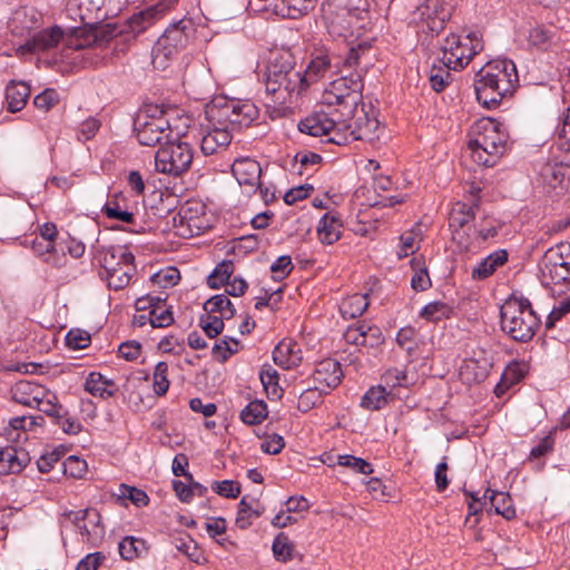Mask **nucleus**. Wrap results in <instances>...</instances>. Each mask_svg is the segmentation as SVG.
Here are the masks:
<instances>
[{
	"instance_id": "obj_54",
	"label": "nucleus",
	"mask_w": 570,
	"mask_h": 570,
	"mask_svg": "<svg viewBox=\"0 0 570 570\" xmlns=\"http://www.w3.org/2000/svg\"><path fill=\"white\" fill-rule=\"evenodd\" d=\"M153 381L154 393L158 396L165 395L170 385L168 380V364L166 362H158L156 364Z\"/></svg>"
},
{
	"instance_id": "obj_56",
	"label": "nucleus",
	"mask_w": 570,
	"mask_h": 570,
	"mask_svg": "<svg viewBox=\"0 0 570 570\" xmlns=\"http://www.w3.org/2000/svg\"><path fill=\"white\" fill-rule=\"evenodd\" d=\"M180 279V273L176 267L169 266L160 269L151 276L153 283L163 288L175 286Z\"/></svg>"
},
{
	"instance_id": "obj_41",
	"label": "nucleus",
	"mask_w": 570,
	"mask_h": 570,
	"mask_svg": "<svg viewBox=\"0 0 570 570\" xmlns=\"http://www.w3.org/2000/svg\"><path fill=\"white\" fill-rule=\"evenodd\" d=\"M452 308L444 302L434 301L422 307L420 317L428 322L438 323L442 320L449 318Z\"/></svg>"
},
{
	"instance_id": "obj_61",
	"label": "nucleus",
	"mask_w": 570,
	"mask_h": 570,
	"mask_svg": "<svg viewBox=\"0 0 570 570\" xmlns=\"http://www.w3.org/2000/svg\"><path fill=\"white\" fill-rule=\"evenodd\" d=\"M212 490L223 498L236 499L240 494L242 487L237 481L223 480L214 481L212 483Z\"/></svg>"
},
{
	"instance_id": "obj_10",
	"label": "nucleus",
	"mask_w": 570,
	"mask_h": 570,
	"mask_svg": "<svg viewBox=\"0 0 570 570\" xmlns=\"http://www.w3.org/2000/svg\"><path fill=\"white\" fill-rule=\"evenodd\" d=\"M441 49L442 63L452 70H461L476 53L483 50V41L479 32L475 31L451 33L444 39Z\"/></svg>"
},
{
	"instance_id": "obj_15",
	"label": "nucleus",
	"mask_w": 570,
	"mask_h": 570,
	"mask_svg": "<svg viewBox=\"0 0 570 570\" xmlns=\"http://www.w3.org/2000/svg\"><path fill=\"white\" fill-rule=\"evenodd\" d=\"M344 119L334 109L328 111L320 110L315 111L298 124V129L303 134H307L313 137L324 138L323 141L332 142L336 145L334 136L336 131L342 132L344 129Z\"/></svg>"
},
{
	"instance_id": "obj_9",
	"label": "nucleus",
	"mask_w": 570,
	"mask_h": 570,
	"mask_svg": "<svg viewBox=\"0 0 570 570\" xmlns=\"http://www.w3.org/2000/svg\"><path fill=\"white\" fill-rule=\"evenodd\" d=\"M137 140L144 146H155L173 134L170 122L163 109L156 105L141 108L134 120Z\"/></svg>"
},
{
	"instance_id": "obj_31",
	"label": "nucleus",
	"mask_w": 570,
	"mask_h": 570,
	"mask_svg": "<svg viewBox=\"0 0 570 570\" xmlns=\"http://www.w3.org/2000/svg\"><path fill=\"white\" fill-rule=\"evenodd\" d=\"M85 390L100 399L111 397L117 392L115 382L98 372L89 373L85 382Z\"/></svg>"
},
{
	"instance_id": "obj_36",
	"label": "nucleus",
	"mask_w": 570,
	"mask_h": 570,
	"mask_svg": "<svg viewBox=\"0 0 570 570\" xmlns=\"http://www.w3.org/2000/svg\"><path fill=\"white\" fill-rule=\"evenodd\" d=\"M391 391L384 385L372 386L361 399V406L368 411H379L385 407L391 400Z\"/></svg>"
},
{
	"instance_id": "obj_11",
	"label": "nucleus",
	"mask_w": 570,
	"mask_h": 570,
	"mask_svg": "<svg viewBox=\"0 0 570 570\" xmlns=\"http://www.w3.org/2000/svg\"><path fill=\"white\" fill-rule=\"evenodd\" d=\"M368 7V0H357V3L350 1L344 7L326 13L324 18L330 36L336 39L354 37L363 27L362 22L367 17Z\"/></svg>"
},
{
	"instance_id": "obj_6",
	"label": "nucleus",
	"mask_w": 570,
	"mask_h": 570,
	"mask_svg": "<svg viewBox=\"0 0 570 570\" xmlns=\"http://www.w3.org/2000/svg\"><path fill=\"white\" fill-rule=\"evenodd\" d=\"M363 89L362 76L351 72L328 83L322 94V104L341 117H351L363 100Z\"/></svg>"
},
{
	"instance_id": "obj_50",
	"label": "nucleus",
	"mask_w": 570,
	"mask_h": 570,
	"mask_svg": "<svg viewBox=\"0 0 570 570\" xmlns=\"http://www.w3.org/2000/svg\"><path fill=\"white\" fill-rule=\"evenodd\" d=\"M450 70H452V68H448L444 65L432 66L429 71V82L434 91L441 92L450 83L452 80Z\"/></svg>"
},
{
	"instance_id": "obj_21",
	"label": "nucleus",
	"mask_w": 570,
	"mask_h": 570,
	"mask_svg": "<svg viewBox=\"0 0 570 570\" xmlns=\"http://www.w3.org/2000/svg\"><path fill=\"white\" fill-rule=\"evenodd\" d=\"M343 371L341 364L333 358L321 361L314 371L313 381L323 392L330 393L337 387L342 381Z\"/></svg>"
},
{
	"instance_id": "obj_33",
	"label": "nucleus",
	"mask_w": 570,
	"mask_h": 570,
	"mask_svg": "<svg viewBox=\"0 0 570 570\" xmlns=\"http://www.w3.org/2000/svg\"><path fill=\"white\" fill-rule=\"evenodd\" d=\"M528 41L531 47L548 51L559 42V36L554 29L539 24L530 29Z\"/></svg>"
},
{
	"instance_id": "obj_29",
	"label": "nucleus",
	"mask_w": 570,
	"mask_h": 570,
	"mask_svg": "<svg viewBox=\"0 0 570 570\" xmlns=\"http://www.w3.org/2000/svg\"><path fill=\"white\" fill-rule=\"evenodd\" d=\"M332 62L331 58L327 53H320L315 56L306 66V68L302 69V80L304 81V94L307 91L308 87L321 79H323L326 73L331 70Z\"/></svg>"
},
{
	"instance_id": "obj_38",
	"label": "nucleus",
	"mask_w": 570,
	"mask_h": 570,
	"mask_svg": "<svg viewBox=\"0 0 570 570\" xmlns=\"http://www.w3.org/2000/svg\"><path fill=\"white\" fill-rule=\"evenodd\" d=\"M204 309L208 314L219 313V316L226 320L232 318L236 313L234 305L225 294H218L207 299Z\"/></svg>"
},
{
	"instance_id": "obj_35",
	"label": "nucleus",
	"mask_w": 570,
	"mask_h": 570,
	"mask_svg": "<svg viewBox=\"0 0 570 570\" xmlns=\"http://www.w3.org/2000/svg\"><path fill=\"white\" fill-rule=\"evenodd\" d=\"M483 497L490 500V505L497 514L502 515L507 520L515 517V509L509 493L488 489Z\"/></svg>"
},
{
	"instance_id": "obj_28",
	"label": "nucleus",
	"mask_w": 570,
	"mask_h": 570,
	"mask_svg": "<svg viewBox=\"0 0 570 570\" xmlns=\"http://www.w3.org/2000/svg\"><path fill=\"white\" fill-rule=\"evenodd\" d=\"M342 219L338 214L327 212L320 219L317 225V236L321 243L332 245L341 238L342 235Z\"/></svg>"
},
{
	"instance_id": "obj_39",
	"label": "nucleus",
	"mask_w": 570,
	"mask_h": 570,
	"mask_svg": "<svg viewBox=\"0 0 570 570\" xmlns=\"http://www.w3.org/2000/svg\"><path fill=\"white\" fill-rule=\"evenodd\" d=\"M119 554L122 559L131 561L141 557L147 551L144 540L135 537H125L118 544Z\"/></svg>"
},
{
	"instance_id": "obj_63",
	"label": "nucleus",
	"mask_w": 570,
	"mask_h": 570,
	"mask_svg": "<svg viewBox=\"0 0 570 570\" xmlns=\"http://www.w3.org/2000/svg\"><path fill=\"white\" fill-rule=\"evenodd\" d=\"M33 407L38 409L46 415L53 419V421L57 419V416L62 411L63 406L58 403L57 396L55 393L48 390L45 397H42L41 401H39L38 405H35Z\"/></svg>"
},
{
	"instance_id": "obj_3",
	"label": "nucleus",
	"mask_w": 570,
	"mask_h": 570,
	"mask_svg": "<svg viewBox=\"0 0 570 570\" xmlns=\"http://www.w3.org/2000/svg\"><path fill=\"white\" fill-rule=\"evenodd\" d=\"M508 135L500 130L495 120L482 118L472 126L468 147L476 164L492 167L505 153Z\"/></svg>"
},
{
	"instance_id": "obj_59",
	"label": "nucleus",
	"mask_w": 570,
	"mask_h": 570,
	"mask_svg": "<svg viewBox=\"0 0 570 570\" xmlns=\"http://www.w3.org/2000/svg\"><path fill=\"white\" fill-rule=\"evenodd\" d=\"M238 341L235 338H223L215 343L212 354L217 361L225 362L230 355L238 351Z\"/></svg>"
},
{
	"instance_id": "obj_20",
	"label": "nucleus",
	"mask_w": 570,
	"mask_h": 570,
	"mask_svg": "<svg viewBox=\"0 0 570 570\" xmlns=\"http://www.w3.org/2000/svg\"><path fill=\"white\" fill-rule=\"evenodd\" d=\"M177 1L178 0H159L157 3L134 13L128 20L130 31L134 33L144 32L173 9Z\"/></svg>"
},
{
	"instance_id": "obj_40",
	"label": "nucleus",
	"mask_w": 570,
	"mask_h": 570,
	"mask_svg": "<svg viewBox=\"0 0 570 570\" xmlns=\"http://www.w3.org/2000/svg\"><path fill=\"white\" fill-rule=\"evenodd\" d=\"M267 405L264 401L255 400L249 402L240 412V419L245 424H259L267 417Z\"/></svg>"
},
{
	"instance_id": "obj_37",
	"label": "nucleus",
	"mask_w": 570,
	"mask_h": 570,
	"mask_svg": "<svg viewBox=\"0 0 570 570\" xmlns=\"http://www.w3.org/2000/svg\"><path fill=\"white\" fill-rule=\"evenodd\" d=\"M368 307L367 294L355 293L345 297L340 304V311L344 318H356Z\"/></svg>"
},
{
	"instance_id": "obj_55",
	"label": "nucleus",
	"mask_w": 570,
	"mask_h": 570,
	"mask_svg": "<svg viewBox=\"0 0 570 570\" xmlns=\"http://www.w3.org/2000/svg\"><path fill=\"white\" fill-rule=\"evenodd\" d=\"M337 464L348 468L356 473L368 475L373 472L372 464L362 458L351 454H343L337 456Z\"/></svg>"
},
{
	"instance_id": "obj_18",
	"label": "nucleus",
	"mask_w": 570,
	"mask_h": 570,
	"mask_svg": "<svg viewBox=\"0 0 570 570\" xmlns=\"http://www.w3.org/2000/svg\"><path fill=\"white\" fill-rule=\"evenodd\" d=\"M174 227L176 233L184 238H190L206 232L210 227V223L206 215L205 205L198 202H187L174 216Z\"/></svg>"
},
{
	"instance_id": "obj_8",
	"label": "nucleus",
	"mask_w": 570,
	"mask_h": 570,
	"mask_svg": "<svg viewBox=\"0 0 570 570\" xmlns=\"http://www.w3.org/2000/svg\"><path fill=\"white\" fill-rule=\"evenodd\" d=\"M205 112L209 122L226 126L229 130L249 126L259 115L256 105L247 99H216Z\"/></svg>"
},
{
	"instance_id": "obj_64",
	"label": "nucleus",
	"mask_w": 570,
	"mask_h": 570,
	"mask_svg": "<svg viewBox=\"0 0 570 570\" xmlns=\"http://www.w3.org/2000/svg\"><path fill=\"white\" fill-rule=\"evenodd\" d=\"M570 313V295L560 299L551 309L549 313L547 321H546V327L548 330L554 327L556 323L560 321L562 317L568 315Z\"/></svg>"
},
{
	"instance_id": "obj_46",
	"label": "nucleus",
	"mask_w": 570,
	"mask_h": 570,
	"mask_svg": "<svg viewBox=\"0 0 570 570\" xmlns=\"http://www.w3.org/2000/svg\"><path fill=\"white\" fill-rule=\"evenodd\" d=\"M148 321L153 327H167L174 322L173 312L166 304V298L148 312Z\"/></svg>"
},
{
	"instance_id": "obj_25",
	"label": "nucleus",
	"mask_w": 570,
	"mask_h": 570,
	"mask_svg": "<svg viewBox=\"0 0 570 570\" xmlns=\"http://www.w3.org/2000/svg\"><path fill=\"white\" fill-rule=\"evenodd\" d=\"M273 360L278 366L291 370L297 367L303 361V351L299 344L291 338L281 341L273 351Z\"/></svg>"
},
{
	"instance_id": "obj_17",
	"label": "nucleus",
	"mask_w": 570,
	"mask_h": 570,
	"mask_svg": "<svg viewBox=\"0 0 570 570\" xmlns=\"http://www.w3.org/2000/svg\"><path fill=\"white\" fill-rule=\"evenodd\" d=\"M452 7L445 0H424L412 13L413 22L423 32H440L451 18Z\"/></svg>"
},
{
	"instance_id": "obj_57",
	"label": "nucleus",
	"mask_w": 570,
	"mask_h": 570,
	"mask_svg": "<svg viewBox=\"0 0 570 570\" xmlns=\"http://www.w3.org/2000/svg\"><path fill=\"white\" fill-rule=\"evenodd\" d=\"M22 244L24 247L31 248L33 254L46 263H49L50 255L57 250L55 245L46 243L39 237H35L31 240L26 239Z\"/></svg>"
},
{
	"instance_id": "obj_26",
	"label": "nucleus",
	"mask_w": 570,
	"mask_h": 570,
	"mask_svg": "<svg viewBox=\"0 0 570 570\" xmlns=\"http://www.w3.org/2000/svg\"><path fill=\"white\" fill-rule=\"evenodd\" d=\"M95 259L104 268L105 273L118 269L127 263H134V255L121 246H110L101 250L97 249Z\"/></svg>"
},
{
	"instance_id": "obj_58",
	"label": "nucleus",
	"mask_w": 570,
	"mask_h": 570,
	"mask_svg": "<svg viewBox=\"0 0 570 570\" xmlns=\"http://www.w3.org/2000/svg\"><path fill=\"white\" fill-rule=\"evenodd\" d=\"M524 373L520 370V364L514 363L508 366V368L502 374L501 382L495 386L497 395H500L504 392L509 386L518 383Z\"/></svg>"
},
{
	"instance_id": "obj_45",
	"label": "nucleus",
	"mask_w": 570,
	"mask_h": 570,
	"mask_svg": "<svg viewBox=\"0 0 570 570\" xmlns=\"http://www.w3.org/2000/svg\"><path fill=\"white\" fill-rule=\"evenodd\" d=\"M262 384L268 395L273 399H281L283 390L278 384V373L275 368L267 365L264 366L259 373Z\"/></svg>"
},
{
	"instance_id": "obj_47",
	"label": "nucleus",
	"mask_w": 570,
	"mask_h": 570,
	"mask_svg": "<svg viewBox=\"0 0 570 570\" xmlns=\"http://www.w3.org/2000/svg\"><path fill=\"white\" fill-rule=\"evenodd\" d=\"M234 272L232 261H223L219 263L207 278V284L212 288H219L224 286L230 278Z\"/></svg>"
},
{
	"instance_id": "obj_14",
	"label": "nucleus",
	"mask_w": 570,
	"mask_h": 570,
	"mask_svg": "<svg viewBox=\"0 0 570 570\" xmlns=\"http://www.w3.org/2000/svg\"><path fill=\"white\" fill-rule=\"evenodd\" d=\"M194 159L193 147L185 141H167L155 155L157 171L178 177L186 173Z\"/></svg>"
},
{
	"instance_id": "obj_12",
	"label": "nucleus",
	"mask_w": 570,
	"mask_h": 570,
	"mask_svg": "<svg viewBox=\"0 0 570 570\" xmlns=\"http://www.w3.org/2000/svg\"><path fill=\"white\" fill-rule=\"evenodd\" d=\"M360 105L361 108L356 107L353 116L343 117L345 130L336 131L334 136L336 145L345 146L354 140L374 141L379 139L380 121L376 111L373 108L366 110L363 101Z\"/></svg>"
},
{
	"instance_id": "obj_1",
	"label": "nucleus",
	"mask_w": 570,
	"mask_h": 570,
	"mask_svg": "<svg viewBox=\"0 0 570 570\" xmlns=\"http://www.w3.org/2000/svg\"><path fill=\"white\" fill-rule=\"evenodd\" d=\"M264 82L271 102L276 106L292 105L304 95L302 69L296 68L295 58L287 50L271 52Z\"/></svg>"
},
{
	"instance_id": "obj_51",
	"label": "nucleus",
	"mask_w": 570,
	"mask_h": 570,
	"mask_svg": "<svg viewBox=\"0 0 570 570\" xmlns=\"http://www.w3.org/2000/svg\"><path fill=\"white\" fill-rule=\"evenodd\" d=\"M116 495L118 497V499L129 500L132 504H135L138 508L146 507L149 503V497L144 490L125 483H121L119 485Z\"/></svg>"
},
{
	"instance_id": "obj_30",
	"label": "nucleus",
	"mask_w": 570,
	"mask_h": 570,
	"mask_svg": "<svg viewBox=\"0 0 570 570\" xmlns=\"http://www.w3.org/2000/svg\"><path fill=\"white\" fill-rule=\"evenodd\" d=\"M491 363L487 358L471 357L464 360L460 367V377L466 384L479 383L488 377Z\"/></svg>"
},
{
	"instance_id": "obj_48",
	"label": "nucleus",
	"mask_w": 570,
	"mask_h": 570,
	"mask_svg": "<svg viewBox=\"0 0 570 570\" xmlns=\"http://www.w3.org/2000/svg\"><path fill=\"white\" fill-rule=\"evenodd\" d=\"M326 393L315 384L314 386L307 387L298 396L297 409L303 413L308 412L322 402V397Z\"/></svg>"
},
{
	"instance_id": "obj_62",
	"label": "nucleus",
	"mask_w": 570,
	"mask_h": 570,
	"mask_svg": "<svg viewBox=\"0 0 570 570\" xmlns=\"http://www.w3.org/2000/svg\"><path fill=\"white\" fill-rule=\"evenodd\" d=\"M53 423L60 426L65 433L70 435H76L82 430L80 421L77 417L70 415L65 407Z\"/></svg>"
},
{
	"instance_id": "obj_34",
	"label": "nucleus",
	"mask_w": 570,
	"mask_h": 570,
	"mask_svg": "<svg viewBox=\"0 0 570 570\" xmlns=\"http://www.w3.org/2000/svg\"><path fill=\"white\" fill-rule=\"evenodd\" d=\"M508 261V252L499 249L482 259L472 271L474 279H485Z\"/></svg>"
},
{
	"instance_id": "obj_42",
	"label": "nucleus",
	"mask_w": 570,
	"mask_h": 570,
	"mask_svg": "<svg viewBox=\"0 0 570 570\" xmlns=\"http://www.w3.org/2000/svg\"><path fill=\"white\" fill-rule=\"evenodd\" d=\"M263 511L258 508H254L248 501L246 497H243L238 503V511L236 517V525L245 530L249 528L253 523L254 519H257L262 515Z\"/></svg>"
},
{
	"instance_id": "obj_43",
	"label": "nucleus",
	"mask_w": 570,
	"mask_h": 570,
	"mask_svg": "<svg viewBox=\"0 0 570 570\" xmlns=\"http://www.w3.org/2000/svg\"><path fill=\"white\" fill-rule=\"evenodd\" d=\"M411 267L414 272L411 279L412 288L417 292L426 291L431 286V279L424 261L415 257L411 261Z\"/></svg>"
},
{
	"instance_id": "obj_16",
	"label": "nucleus",
	"mask_w": 570,
	"mask_h": 570,
	"mask_svg": "<svg viewBox=\"0 0 570 570\" xmlns=\"http://www.w3.org/2000/svg\"><path fill=\"white\" fill-rule=\"evenodd\" d=\"M480 191L481 189L479 187L472 185L470 187V194L472 196L470 203L456 202L453 204L449 215V226L452 230V238L464 248H469L470 246L469 235L464 228L475 218L479 208Z\"/></svg>"
},
{
	"instance_id": "obj_60",
	"label": "nucleus",
	"mask_w": 570,
	"mask_h": 570,
	"mask_svg": "<svg viewBox=\"0 0 570 570\" xmlns=\"http://www.w3.org/2000/svg\"><path fill=\"white\" fill-rule=\"evenodd\" d=\"M61 466L63 474L73 479H80L87 472V462L76 455L68 456Z\"/></svg>"
},
{
	"instance_id": "obj_44",
	"label": "nucleus",
	"mask_w": 570,
	"mask_h": 570,
	"mask_svg": "<svg viewBox=\"0 0 570 570\" xmlns=\"http://www.w3.org/2000/svg\"><path fill=\"white\" fill-rule=\"evenodd\" d=\"M134 269V263H127L118 269L107 273L106 279L108 286L116 291L125 288L130 282Z\"/></svg>"
},
{
	"instance_id": "obj_49",
	"label": "nucleus",
	"mask_w": 570,
	"mask_h": 570,
	"mask_svg": "<svg viewBox=\"0 0 570 570\" xmlns=\"http://www.w3.org/2000/svg\"><path fill=\"white\" fill-rule=\"evenodd\" d=\"M23 464L19 460L14 449H4L0 451V475L19 473Z\"/></svg>"
},
{
	"instance_id": "obj_23",
	"label": "nucleus",
	"mask_w": 570,
	"mask_h": 570,
	"mask_svg": "<svg viewBox=\"0 0 570 570\" xmlns=\"http://www.w3.org/2000/svg\"><path fill=\"white\" fill-rule=\"evenodd\" d=\"M232 141L230 130L226 126L209 122V129L203 135L200 149L209 156L225 150Z\"/></svg>"
},
{
	"instance_id": "obj_53",
	"label": "nucleus",
	"mask_w": 570,
	"mask_h": 570,
	"mask_svg": "<svg viewBox=\"0 0 570 570\" xmlns=\"http://www.w3.org/2000/svg\"><path fill=\"white\" fill-rule=\"evenodd\" d=\"M294 547L288 538L282 532L278 533L272 544L274 558L281 562H287L293 558Z\"/></svg>"
},
{
	"instance_id": "obj_52",
	"label": "nucleus",
	"mask_w": 570,
	"mask_h": 570,
	"mask_svg": "<svg viewBox=\"0 0 570 570\" xmlns=\"http://www.w3.org/2000/svg\"><path fill=\"white\" fill-rule=\"evenodd\" d=\"M43 419L41 416L32 415H20L11 417L8 422V426L4 428L6 434L11 436L13 431H30L35 426L40 425Z\"/></svg>"
},
{
	"instance_id": "obj_32",
	"label": "nucleus",
	"mask_w": 570,
	"mask_h": 570,
	"mask_svg": "<svg viewBox=\"0 0 570 570\" xmlns=\"http://www.w3.org/2000/svg\"><path fill=\"white\" fill-rule=\"evenodd\" d=\"M30 97V87L22 81H11L6 88V102L10 112L22 110Z\"/></svg>"
},
{
	"instance_id": "obj_24",
	"label": "nucleus",
	"mask_w": 570,
	"mask_h": 570,
	"mask_svg": "<svg viewBox=\"0 0 570 570\" xmlns=\"http://www.w3.org/2000/svg\"><path fill=\"white\" fill-rule=\"evenodd\" d=\"M232 173L240 186L255 188L258 186L262 167L258 161L249 157L235 159L232 166Z\"/></svg>"
},
{
	"instance_id": "obj_5",
	"label": "nucleus",
	"mask_w": 570,
	"mask_h": 570,
	"mask_svg": "<svg viewBox=\"0 0 570 570\" xmlns=\"http://www.w3.org/2000/svg\"><path fill=\"white\" fill-rule=\"evenodd\" d=\"M501 328L513 341L527 343L535 335L541 323L525 297L510 298L501 307Z\"/></svg>"
},
{
	"instance_id": "obj_7",
	"label": "nucleus",
	"mask_w": 570,
	"mask_h": 570,
	"mask_svg": "<svg viewBox=\"0 0 570 570\" xmlns=\"http://www.w3.org/2000/svg\"><path fill=\"white\" fill-rule=\"evenodd\" d=\"M195 26L190 19L184 18L173 22L158 38L151 51V63L155 69L165 70L177 53L194 37Z\"/></svg>"
},
{
	"instance_id": "obj_27",
	"label": "nucleus",
	"mask_w": 570,
	"mask_h": 570,
	"mask_svg": "<svg viewBox=\"0 0 570 570\" xmlns=\"http://www.w3.org/2000/svg\"><path fill=\"white\" fill-rule=\"evenodd\" d=\"M48 389L32 381H20L13 390V400L22 405L33 407L46 396Z\"/></svg>"
},
{
	"instance_id": "obj_13",
	"label": "nucleus",
	"mask_w": 570,
	"mask_h": 570,
	"mask_svg": "<svg viewBox=\"0 0 570 570\" xmlns=\"http://www.w3.org/2000/svg\"><path fill=\"white\" fill-rule=\"evenodd\" d=\"M543 285H570V242H561L547 249L539 264Z\"/></svg>"
},
{
	"instance_id": "obj_2",
	"label": "nucleus",
	"mask_w": 570,
	"mask_h": 570,
	"mask_svg": "<svg viewBox=\"0 0 570 570\" xmlns=\"http://www.w3.org/2000/svg\"><path fill=\"white\" fill-rule=\"evenodd\" d=\"M519 83L513 61L498 59L488 62L475 75L474 90L478 101L489 109L497 108L504 97L511 96Z\"/></svg>"
},
{
	"instance_id": "obj_19",
	"label": "nucleus",
	"mask_w": 570,
	"mask_h": 570,
	"mask_svg": "<svg viewBox=\"0 0 570 570\" xmlns=\"http://www.w3.org/2000/svg\"><path fill=\"white\" fill-rule=\"evenodd\" d=\"M67 31L58 26L40 30L30 36L27 41L17 49L19 55H28L47 51L57 47L66 37Z\"/></svg>"
},
{
	"instance_id": "obj_4",
	"label": "nucleus",
	"mask_w": 570,
	"mask_h": 570,
	"mask_svg": "<svg viewBox=\"0 0 570 570\" xmlns=\"http://www.w3.org/2000/svg\"><path fill=\"white\" fill-rule=\"evenodd\" d=\"M104 2L105 0H69L67 14L75 21L79 20L83 26L67 29L69 35L66 38V46L68 48L80 50L102 43L96 31L87 26H92L97 20L104 18L105 13H101Z\"/></svg>"
},
{
	"instance_id": "obj_22",
	"label": "nucleus",
	"mask_w": 570,
	"mask_h": 570,
	"mask_svg": "<svg viewBox=\"0 0 570 570\" xmlns=\"http://www.w3.org/2000/svg\"><path fill=\"white\" fill-rule=\"evenodd\" d=\"M567 167L559 163L544 164L539 173L546 193L560 195L568 187Z\"/></svg>"
}]
</instances>
